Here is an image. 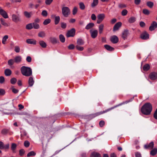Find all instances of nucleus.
Returning a JSON list of instances; mask_svg holds the SVG:
<instances>
[{
  "label": "nucleus",
  "mask_w": 157,
  "mask_h": 157,
  "mask_svg": "<svg viewBox=\"0 0 157 157\" xmlns=\"http://www.w3.org/2000/svg\"><path fill=\"white\" fill-rule=\"evenodd\" d=\"M152 110V106L150 103H145L142 107L141 111L142 113L145 115H148L150 114Z\"/></svg>",
  "instance_id": "nucleus-1"
},
{
  "label": "nucleus",
  "mask_w": 157,
  "mask_h": 157,
  "mask_svg": "<svg viewBox=\"0 0 157 157\" xmlns=\"http://www.w3.org/2000/svg\"><path fill=\"white\" fill-rule=\"evenodd\" d=\"M122 104H123V103H121L117 105L112 107L108 109L99 112L94 113L90 115V117L92 118H94L100 115H101L104 113H106L108 112H109L111 111V110L114 109V108H116L117 107L121 105Z\"/></svg>",
  "instance_id": "nucleus-2"
},
{
  "label": "nucleus",
  "mask_w": 157,
  "mask_h": 157,
  "mask_svg": "<svg viewBox=\"0 0 157 157\" xmlns=\"http://www.w3.org/2000/svg\"><path fill=\"white\" fill-rule=\"evenodd\" d=\"M21 71L22 75L25 76H30L32 74V70L29 67L22 66L21 67Z\"/></svg>",
  "instance_id": "nucleus-3"
},
{
  "label": "nucleus",
  "mask_w": 157,
  "mask_h": 157,
  "mask_svg": "<svg viewBox=\"0 0 157 157\" xmlns=\"http://www.w3.org/2000/svg\"><path fill=\"white\" fill-rule=\"evenodd\" d=\"M62 13L63 16L67 17L70 13V10L67 7H64L62 8Z\"/></svg>",
  "instance_id": "nucleus-4"
},
{
  "label": "nucleus",
  "mask_w": 157,
  "mask_h": 157,
  "mask_svg": "<svg viewBox=\"0 0 157 157\" xmlns=\"http://www.w3.org/2000/svg\"><path fill=\"white\" fill-rule=\"evenodd\" d=\"M12 21L15 23L20 21H21L20 16L18 14H13L12 15Z\"/></svg>",
  "instance_id": "nucleus-5"
},
{
  "label": "nucleus",
  "mask_w": 157,
  "mask_h": 157,
  "mask_svg": "<svg viewBox=\"0 0 157 157\" xmlns=\"http://www.w3.org/2000/svg\"><path fill=\"white\" fill-rule=\"evenodd\" d=\"M75 29L74 28H72L71 30L68 31L66 34V36L67 37H73L75 36Z\"/></svg>",
  "instance_id": "nucleus-6"
},
{
  "label": "nucleus",
  "mask_w": 157,
  "mask_h": 157,
  "mask_svg": "<svg viewBox=\"0 0 157 157\" xmlns=\"http://www.w3.org/2000/svg\"><path fill=\"white\" fill-rule=\"evenodd\" d=\"M105 15L104 13L100 14L98 15V20L97 23L98 24L100 23L105 18Z\"/></svg>",
  "instance_id": "nucleus-7"
},
{
  "label": "nucleus",
  "mask_w": 157,
  "mask_h": 157,
  "mask_svg": "<svg viewBox=\"0 0 157 157\" xmlns=\"http://www.w3.org/2000/svg\"><path fill=\"white\" fill-rule=\"evenodd\" d=\"M90 32L92 38L94 39L97 37L98 34V31L97 30L91 29Z\"/></svg>",
  "instance_id": "nucleus-8"
},
{
  "label": "nucleus",
  "mask_w": 157,
  "mask_h": 157,
  "mask_svg": "<svg viewBox=\"0 0 157 157\" xmlns=\"http://www.w3.org/2000/svg\"><path fill=\"white\" fill-rule=\"evenodd\" d=\"M0 14L5 18H8V15L5 11L2 9L0 7Z\"/></svg>",
  "instance_id": "nucleus-9"
},
{
  "label": "nucleus",
  "mask_w": 157,
  "mask_h": 157,
  "mask_svg": "<svg viewBox=\"0 0 157 157\" xmlns=\"http://www.w3.org/2000/svg\"><path fill=\"white\" fill-rule=\"evenodd\" d=\"M149 77L152 80H155L157 79V73L155 72H152L149 75Z\"/></svg>",
  "instance_id": "nucleus-10"
},
{
  "label": "nucleus",
  "mask_w": 157,
  "mask_h": 157,
  "mask_svg": "<svg viewBox=\"0 0 157 157\" xmlns=\"http://www.w3.org/2000/svg\"><path fill=\"white\" fill-rule=\"evenodd\" d=\"M51 17L52 18H54V23L55 25H57L59 23L60 20L59 16H56L55 14H53L51 16Z\"/></svg>",
  "instance_id": "nucleus-11"
},
{
  "label": "nucleus",
  "mask_w": 157,
  "mask_h": 157,
  "mask_svg": "<svg viewBox=\"0 0 157 157\" xmlns=\"http://www.w3.org/2000/svg\"><path fill=\"white\" fill-rule=\"evenodd\" d=\"M154 146V142L152 141L151 142L148 144H146L144 146V148L145 149H152L153 148Z\"/></svg>",
  "instance_id": "nucleus-12"
},
{
  "label": "nucleus",
  "mask_w": 157,
  "mask_h": 157,
  "mask_svg": "<svg viewBox=\"0 0 157 157\" xmlns=\"http://www.w3.org/2000/svg\"><path fill=\"white\" fill-rule=\"evenodd\" d=\"M140 37L144 40H147L149 38V35L146 32L142 33L140 35Z\"/></svg>",
  "instance_id": "nucleus-13"
},
{
  "label": "nucleus",
  "mask_w": 157,
  "mask_h": 157,
  "mask_svg": "<svg viewBox=\"0 0 157 157\" xmlns=\"http://www.w3.org/2000/svg\"><path fill=\"white\" fill-rule=\"evenodd\" d=\"M157 27V23L155 21H153L149 28V30L151 31L154 30Z\"/></svg>",
  "instance_id": "nucleus-14"
},
{
  "label": "nucleus",
  "mask_w": 157,
  "mask_h": 157,
  "mask_svg": "<svg viewBox=\"0 0 157 157\" xmlns=\"http://www.w3.org/2000/svg\"><path fill=\"white\" fill-rule=\"evenodd\" d=\"M35 81L33 77H30L28 79V84L29 87L33 86L34 83Z\"/></svg>",
  "instance_id": "nucleus-15"
},
{
  "label": "nucleus",
  "mask_w": 157,
  "mask_h": 157,
  "mask_svg": "<svg viewBox=\"0 0 157 157\" xmlns=\"http://www.w3.org/2000/svg\"><path fill=\"white\" fill-rule=\"evenodd\" d=\"M111 41L113 44L117 43L119 41L118 38L116 36H111L110 39Z\"/></svg>",
  "instance_id": "nucleus-16"
},
{
  "label": "nucleus",
  "mask_w": 157,
  "mask_h": 157,
  "mask_svg": "<svg viewBox=\"0 0 157 157\" xmlns=\"http://www.w3.org/2000/svg\"><path fill=\"white\" fill-rule=\"evenodd\" d=\"M12 132L10 131V129L4 128L2 130L1 133L3 135H6L7 134H9L10 135H11Z\"/></svg>",
  "instance_id": "nucleus-17"
},
{
  "label": "nucleus",
  "mask_w": 157,
  "mask_h": 157,
  "mask_svg": "<svg viewBox=\"0 0 157 157\" xmlns=\"http://www.w3.org/2000/svg\"><path fill=\"white\" fill-rule=\"evenodd\" d=\"M26 42L28 44L35 45L36 44V41L33 39H29L26 40Z\"/></svg>",
  "instance_id": "nucleus-18"
},
{
  "label": "nucleus",
  "mask_w": 157,
  "mask_h": 157,
  "mask_svg": "<svg viewBox=\"0 0 157 157\" xmlns=\"http://www.w3.org/2000/svg\"><path fill=\"white\" fill-rule=\"evenodd\" d=\"M129 35L128 31V30H125L122 33V37L124 40H125L127 38L128 36Z\"/></svg>",
  "instance_id": "nucleus-19"
},
{
  "label": "nucleus",
  "mask_w": 157,
  "mask_h": 157,
  "mask_svg": "<svg viewBox=\"0 0 157 157\" xmlns=\"http://www.w3.org/2000/svg\"><path fill=\"white\" fill-rule=\"evenodd\" d=\"M121 22H118L114 26L113 28V31H115L118 30L121 26Z\"/></svg>",
  "instance_id": "nucleus-20"
},
{
  "label": "nucleus",
  "mask_w": 157,
  "mask_h": 157,
  "mask_svg": "<svg viewBox=\"0 0 157 157\" xmlns=\"http://www.w3.org/2000/svg\"><path fill=\"white\" fill-rule=\"evenodd\" d=\"M21 60V57L20 56H17L14 59V62L17 63H19Z\"/></svg>",
  "instance_id": "nucleus-21"
},
{
  "label": "nucleus",
  "mask_w": 157,
  "mask_h": 157,
  "mask_svg": "<svg viewBox=\"0 0 157 157\" xmlns=\"http://www.w3.org/2000/svg\"><path fill=\"white\" fill-rule=\"evenodd\" d=\"M90 157H101V156L99 153L94 152L91 153Z\"/></svg>",
  "instance_id": "nucleus-22"
},
{
  "label": "nucleus",
  "mask_w": 157,
  "mask_h": 157,
  "mask_svg": "<svg viewBox=\"0 0 157 157\" xmlns=\"http://www.w3.org/2000/svg\"><path fill=\"white\" fill-rule=\"evenodd\" d=\"M50 42L53 44H55L58 42V40L55 37H51L50 38Z\"/></svg>",
  "instance_id": "nucleus-23"
},
{
  "label": "nucleus",
  "mask_w": 157,
  "mask_h": 157,
  "mask_svg": "<svg viewBox=\"0 0 157 157\" xmlns=\"http://www.w3.org/2000/svg\"><path fill=\"white\" fill-rule=\"evenodd\" d=\"M104 28V25L103 24H101L98 26L99 33L100 34L102 33Z\"/></svg>",
  "instance_id": "nucleus-24"
},
{
  "label": "nucleus",
  "mask_w": 157,
  "mask_h": 157,
  "mask_svg": "<svg viewBox=\"0 0 157 157\" xmlns=\"http://www.w3.org/2000/svg\"><path fill=\"white\" fill-rule=\"evenodd\" d=\"M94 25V24L93 23H90L88 24L86 26L85 29L87 30L89 29L93 28Z\"/></svg>",
  "instance_id": "nucleus-25"
},
{
  "label": "nucleus",
  "mask_w": 157,
  "mask_h": 157,
  "mask_svg": "<svg viewBox=\"0 0 157 157\" xmlns=\"http://www.w3.org/2000/svg\"><path fill=\"white\" fill-rule=\"evenodd\" d=\"M24 15L26 17L29 18L31 17L32 15V12H28L25 11L24 12Z\"/></svg>",
  "instance_id": "nucleus-26"
},
{
  "label": "nucleus",
  "mask_w": 157,
  "mask_h": 157,
  "mask_svg": "<svg viewBox=\"0 0 157 157\" xmlns=\"http://www.w3.org/2000/svg\"><path fill=\"white\" fill-rule=\"evenodd\" d=\"M104 47L106 50L109 51H112L114 50V48L108 45H105Z\"/></svg>",
  "instance_id": "nucleus-27"
},
{
  "label": "nucleus",
  "mask_w": 157,
  "mask_h": 157,
  "mask_svg": "<svg viewBox=\"0 0 157 157\" xmlns=\"http://www.w3.org/2000/svg\"><path fill=\"white\" fill-rule=\"evenodd\" d=\"M17 145L15 143H13L11 144V148L13 152H15V150L17 148Z\"/></svg>",
  "instance_id": "nucleus-28"
},
{
  "label": "nucleus",
  "mask_w": 157,
  "mask_h": 157,
  "mask_svg": "<svg viewBox=\"0 0 157 157\" xmlns=\"http://www.w3.org/2000/svg\"><path fill=\"white\" fill-rule=\"evenodd\" d=\"M1 23L4 26L7 27L9 25L8 24L5 22V20L3 18H1L0 19Z\"/></svg>",
  "instance_id": "nucleus-29"
},
{
  "label": "nucleus",
  "mask_w": 157,
  "mask_h": 157,
  "mask_svg": "<svg viewBox=\"0 0 157 157\" xmlns=\"http://www.w3.org/2000/svg\"><path fill=\"white\" fill-rule=\"evenodd\" d=\"M12 73L11 70L9 69H6L5 71V74L6 76L10 75Z\"/></svg>",
  "instance_id": "nucleus-30"
},
{
  "label": "nucleus",
  "mask_w": 157,
  "mask_h": 157,
  "mask_svg": "<svg viewBox=\"0 0 157 157\" xmlns=\"http://www.w3.org/2000/svg\"><path fill=\"white\" fill-rule=\"evenodd\" d=\"M157 153V148H154L151 150L150 151V154L154 156Z\"/></svg>",
  "instance_id": "nucleus-31"
},
{
  "label": "nucleus",
  "mask_w": 157,
  "mask_h": 157,
  "mask_svg": "<svg viewBox=\"0 0 157 157\" xmlns=\"http://www.w3.org/2000/svg\"><path fill=\"white\" fill-rule=\"evenodd\" d=\"M39 43L40 45L43 48H45L46 47L47 44L43 40H41L39 42Z\"/></svg>",
  "instance_id": "nucleus-32"
},
{
  "label": "nucleus",
  "mask_w": 157,
  "mask_h": 157,
  "mask_svg": "<svg viewBox=\"0 0 157 157\" xmlns=\"http://www.w3.org/2000/svg\"><path fill=\"white\" fill-rule=\"evenodd\" d=\"M98 0H93V2L91 4L92 7H94L98 4Z\"/></svg>",
  "instance_id": "nucleus-33"
},
{
  "label": "nucleus",
  "mask_w": 157,
  "mask_h": 157,
  "mask_svg": "<svg viewBox=\"0 0 157 157\" xmlns=\"http://www.w3.org/2000/svg\"><path fill=\"white\" fill-rule=\"evenodd\" d=\"M77 44H78V45H82L84 44V42L81 39H78L77 40Z\"/></svg>",
  "instance_id": "nucleus-34"
},
{
  "label": "nucleus",
  "mask_w": 157,
  "mask_h": 157,
  "mask_svg": "<svg viewBox=\"0 0 157 157\" xmlns=\"http://www.w3.org/2000/svg\"><path fill=\"white\" fill-rule=\"evenodd\" d=\"M150 68V65L148 64H146L144 65L143 67V69L144 71H147Z\"/></svg>",
  "instance_id": "nucleus-35"
},
{
  "label": "nucleus",
  "mask_w": 157,
  "mask_h": 157,
  "mask_svg": "<svg viewBox=\"0 0 157 157\" xmlns=\"http://www.w3.org/2000/svg\"><path fill=\"white\" fill-rule=\"evenodd\" d=\"M80 8L82 10H84L85 8V5L82 2H80L79 3Z\"/></svg>",
  "instance_id": "nucleus-36"
},
{
  "label": "nucleus",
  "mask_w": 157,
  "mask_h": 157,
  "mask_svg": "<svg viewBox=\"0 0 157 157\" xmlns=\"http://www.w3.org/2000/svg\"><path fill=\"white\" fill-rule=\"evenodd\" d=\"M45 33L44 31L40 32L38 34V36L41 37H44L45 36Z\"/></svg>",
  "instance_id": "nucleus-37"
},
{
  "label": "nucleus",
  "mask_w": 157,
  "mask_h": 157,
  "mask_svg": "<svg viewBox=\"0 0 157 157\" xmlns=\"http://www.w3.org/2000/svg\"><path fill=\"white\" fill-rule=\"evenodd\" d=\"M51 21V20L49 18L45 19L43 22V24L44 25H46L50 23Z\"/></svg>",
  "instance_id": "nucleus-38"
},
{
  "label": "nucleus",
  "mask_w": 157,
  "mask_h": 157,
  "mask_svg": "<svg viewBox=\"0 0 157 157\" xmlns=\"http://www.w3.org/2000/svg\"><path fill=\"white\" fill-rule=\"evenodd\" d=\"M136 21V18L134 17H130L128 19V21L130 23H132Z\"/></svg>",
  "instance_id": "nucleus-39"
},
{
  "label": "nucleus",
  "mask_w": 157,
  "mask_h": 157,
  "mask_svg": "<svg viewBox=\"0 0 157 157\" xmlns=\"http://www.w3.org/2000/svg\"><path fill=\"white\" fill-rule=\"evenodd\" d=\"M59 38L60 41L63 43L65 41V38L64 36L62 34H60L59 36Z\"/></svg>",
  "instance_id": "nucleus-40"
},
{
  "label": "nucleus",
  "mask_w": 157,
  "mask_h": 157,
  "mask_svg": "<svg viewBox=\"0 0 157 157\" xmlns=\"http://www.w3.org/2000/svg\"><path fill=\"white\" fill-rule=\"evenodd\" d=\"M33 28L35 29H38L40 28V26L36 22L33 23Z\"/></svg>",
  "instance_id": "nucleus-41"
},
{
  "label": "nucleus",
  "mask_w": 157,
  "mask_h": 157,
  "mask_svg": "<svg viewBox=\"0 0 157 157\" xmlns=\"http://www.w3.org/2000/svg\"><path fill=\"white\" fill-rule=\"evenodd\" d=\"M8 38V36L7 35L5 36L2 38V43L3 44H6V40Z\"/></svg>",
  "instance_id": "nucleus-42"
},
{
  "label": "nucleus",
  "mask_w": 157,
  "mask_h": 157,
  "mask_svg": "<svg viewBox=\"0 0 157 157\" xmlns=\"http://www.w3.org/2000/svg\"><path fill=\"white\" fill-rule=\"evenodd\" d=\"M36 153L33 151H32L29 152L27 155V157H30L31 156H35Z\"/></svg>",
  "instance_id": "nucleus-43"
},
{
  "label": "nucleus",
  "mask_w": 157,
  "mask_h": 157,
  "mask_svg": "<svg viewBox=\"0 0 157 157\" xmlns=\"http://www.w3.org/2000/svg\"><path fill=\"white\" fill-rule=\"evenodd\" d=\"M33 28V24H29L26 25V28L27 29H31Z\"/></svg>",
  "instance_id": "nucleus-44"
},
{
  "label": "nucleus",
  "mask_w": 157,
  "mask_h": 157,
  "mask_svg": "<svg viewBox=\"0 0 157 157\" xmlns=\"http://www.w3.org/2000/svg\"><path fill=\"white\" fill-rule=\"evenodd\" d=\"M147 4L149 7L151 8L153 6L154 3L152 2L149 1L147 2Z\"/></svg>",
  "instance_id": "nucleus-45"
},
{
  "label": "nucleus",
  "mask_w": 157,
  "mask_h": 157,
  "mask_svg": "<svg viewBox=\"0 0 157 157\" xmlns=\"http://www.w3.org/2000/svg\"><path fill=\"white\" fill-rule=\"evenodd\" d=\"M78 11L77 8L75 6L74 7L72 10V14L73 15H75L76 14Z\"/></svg>",
  "instance_id": "nucleus-46"
},
{
  "label": "nucleus",
  "mask_w": 157,
  "mask_h": 157,
  "mask_svg": "<svg viewBox=\"0 0 157 157\" xmlns=\"http://www.w3.org/2000/svg\"><path fill=\"white\" fill-rule=\"evenodd\" d=\"M143 13L147 15H148L150 14V11L149 10L146 9H144L143 10Z\"/></svg>",
  "instance_id": "nucleus-47"
},
{
  "label": "nucleus",
  "mask_w": 157,
  "mask_h": 157,
  "mask_svg": "<svg viewBox=\"0 0 157 157\" xmlns=\"http://www.w3.org/2000/svg\"><path fill=\"white\" fill-rule=\"evenodd\" d=\"M14 60L11 59L8 60V64L10 66H11L14 64Z\"/></svg>",
  "instance_id": "nucleus-48"
},
{
  "label": "nucleus",
  "mask_w": 157,
  "mask_h": 157,
  "mask_svg": "<svg viewBox=\"0 0 157 157\" xmlns=\"http://www.w3.org/2000/svg\"><path fill=\"white\" fill-rule=\"evenodd\" d=\"M127 13L128 11L126 9L123 10L121 12V14L123 16H126Z\"/></svg>",
  "instance_id": "nucleus-49"
},
{
  "label": "nucleus",
  "mask_w": 157,
  "mask_h": 157,
  "mask_svg": "<svg viewBox=\"0 0 157 157\" xmlns=\"http://www.w3.org/2000/svg\"><path fill=\"white\" fill-rule=\"evenodd\" d=\"M29 145H30V143L29 141H28L27 140H26L24 142V145L25 147H28L29 146Z\"/></svg>",
  "instance_id": "nucleus-50"
},
{
  "label": "nucleus",
  "mask_w": 157,
  "mask_h": 157,
  "mask_svg": "<svg viewBox=\"0 0 157 157\" xmlns=\"http://www.w3.org/2000/svg\"><path fill=\"white\" fill-rule=\"evenodd\" d=\"M79 45H77L76 46V48L79 51H82L83 49V47H81L79 46Z\"/></svg>",
  "instance_id": "nucleus-51"
},
{
  "label": "nucleus",
  "mask_w": 157,
  "mask_h": 157,
  "mask_svg": "<svg viewBox=\"0 0 157 157\" xmlns=\"http://www.w3.org/2000/svg\"><path fill=\"white\" fill-rule=\"evenodd\" d=\"M14 51L17 53H18L20 51V47L17 46H16L14 48Z\"/></svg>",
  "instance_id": "nucleus-52"
},
{
  "label": "nucleus",
  "mask_w": 157,
  "mask_h": 157,
  "mask_svg": "<svg viewBox=\"0 0 157 157\" xmlns=\"http://www.w3.org/2000/svg\"><path fill=\"white\" fill-rule=\"evenodd\" d=\"M41 14L44 17H46L48 15L47 12L45 10H43L41 13Z\"/></svg>",
  "instance_id": "nucleus-53"
},
{
  "label": "nucleus",
  "mask_w": 157,
  "mask_h": 157,
  "mask_svg": "<svg viewBox=\"0 0 157 157\" xmlns=\"http://www.w3.org/2000/svg\"><path fill=\"white\" fill-rule=\"evenodd\" d=\"M17 81V79L14 78H12L10 80L11 83L12 84H15Z\"/></svg>",
  "instance_id": "nucleus-54"
},
{
  "label": "nucleus",
  "mask_w": 157,
  "mask_h": 157,
  "mask_svg": "<svg viewBox=\"0 0 157 157\" xmlns=\"http://www.w3.org/2000/svg\"><path fill=\"white\" fill-rule=\"evenodd\" d=\"M19 155L20 156H21L23 155H24V154H25V151L23 149H22L19 150Z\"/></svg>",
  "instance_id": "nucleus-55"
},
{
  "label": "nucleus",
  "mask_w": 157,
  "mask_h": 157,
  "mask_svg": "<svg viewBox=\"0 0 157 157\" xmlns=\"http://www.w3.org/2000/svg\"><path fill=\"white\" fill-rule=\"evenodd\" d=\"M61 26L63 29H65L67 26V24L66 23L62 22L61 23Z\"/></svg>",
  "instance_id": "nucleus-56"
},
{
  "label": "nucleus",
  "mask_w": 157,
  "mask_h": 157,
  "mask_svg": "<svg viewBox=\"0 0 157 157\" xmlns=\"http://www.w3.org/2000/svg\"><path fill=\"white\" fill-rule=\"evenodd\" d=\"M5 94V91L3 89H0V95H3Z\"/></svg>",
  "instance_id": "nucleus-57"
},
{
  "label": "nucleus",
  "mask_w": 157,
  "mask_h": 157,
  "mask_svg": "<svg viewBox=\"0 0 157 157\" xmlns=\"http://www.w3.org/2000/svg\"><path fill=\"white\" fill-rule=\"evenodd\" d=\"M136 157H142L141 154L140 152H137L135 153Z\"/></svg>",
  "instance_id": "nucleus-58"
},
{
  "label": "nucleus",
  "mask_w": 157,
  "mask_h": 157,
  "mask_svg": "<svg viewBox=\"0 0 157 157\" xmlns=\"http://www.w3.org/2000/svg\"><path fill=\"white\" fill-rule=\"evenodd\" d=\"M105 124V122L103 121H100L99 125L101 127H102Z\"/></svg>",
  "instance_id": "nucleus-59"
},
{
  "label": "nucleus",
  "mask_w": 157,
  "mask_h": 157,
  "mask_svg": "<svg viewBox=\"0 0 157 157\" xmlns=\"http://www.w3.org/2000/svg\"><path fill=\"white\" fill-rule=\"evenodd\" d=\"M5 81L4 78L2 76L0 77V83H2Z\"/></svg>",
  "instance_id": "nucleus-60"
},
{
  "label": "nucleus",
  "mask_w": 157,
  "mask_h": 157,
  "mask_svg": "<svg viewBox=\"0 0 157 157\" xmlns=\"http://www.w3.org/2000/svg\"><path fill=\"white\" fill-rule=\"evenodd\" d=\"M75 48V46L73 44H71L68 46V48L69 49H73Z\"/></svg>",
  "instance_id": "nucleus-61"
},
{
  "label": "nucleus",
  "mask_w": 157,
  "mask_h": 157,
  "mask_svg": "<svg viewBox=\"0 0 157 157\" xmlns=\"http://www.w3.org/2000/svg\"><path fill=\"white\" fill-rule=\"evenodd\" d=\"M153 117L155 119L157 120V108L155 112L153 115Z\"/></svg>",
  "instance_id": "nucleus-62"
},
{
  "label": "nucleus",
  "mask_w": 157,
  "mask_h": 157,
  "mask_svg": "<svg viewBox=\"0 0 157 157\" xmlns=\"http://www.w3.org/2000/svg\"><path fill=\"white\" fill-rule=\"evenodd\" d=\"M53 0H46L45 3L46 5H49L52 2Z\"/></svg>",
  "instance_id": "nucleus-63"
},
{
  "label": "nucleus",
  "mask_w": 157,
  "mask_h": 157,
  "mask_svg": "<svg viewBox=\"0 0 157 157\" xmlns=\"http://www.w3.org/2000/svg\"><path fill=\"white\" fill-rule=\"evenodd\" d=\"M91 18L92 20L94 21L96 20V17L95 15L94 14H92L91 16Z\"/></svg>",
  "instance_id": "nucleus-64"
}]
</instances>
